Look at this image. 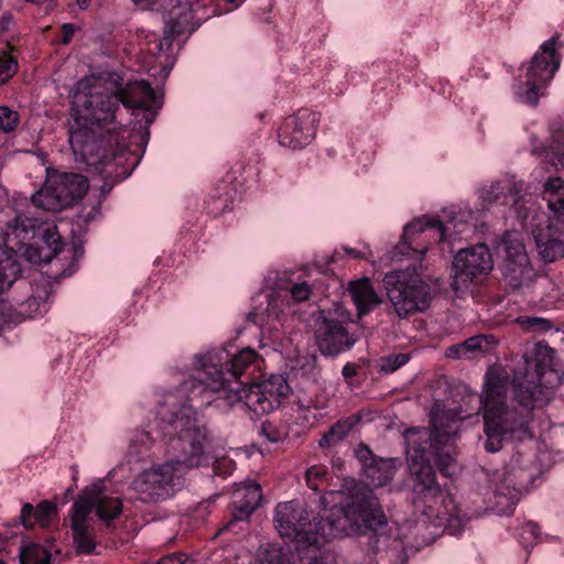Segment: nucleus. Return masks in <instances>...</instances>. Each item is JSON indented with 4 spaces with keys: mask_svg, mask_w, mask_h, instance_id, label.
<instances>
[{
    "mask_svg": "<svg viewBox=\"0 0 564 564\" xmlns=\"http://www.w3.org/2000/svg\"><path fill=\"white\" fill-rule=\"evenodd\" d=\"M263 358L250 347L238 349L235 344L195 355L188 378L177 389L180 400L172 393L159 404L153 426L133 433L127 452V462L118 464L106 477L95 479L79 494H118L108 482L119 484L137 471L133 465L166 458L151 469L138 473L130 488L135 494H155L181 490L184 475L192 468L208 465L212 433L198 408L232 406L243 402L256 415L280 408L290 392L281 375L257 382L263 377Z\"/></svg>",
    "mask_w": 564,
    "mask_h": 564,
    "instance_id": "1",
    "label": "nucleus"
},
{
    "mask_svg": "<svg viewBox=\"0 0 564 564\" xmlns=\"http://www.w3.org/2000/svg\"><path fill=\"white\" fill-rule=\"evenodd\" d=\"M524 182L513 175L482 186L479 198L481 210H444L445 220L416 218L403 228L400 242L393 249V258H421L432 243L460 239L482 225V214L491 208H500L502 217L517 218L522 227H532L536 252L544 263H552L564 257V180L549 177L543 185L542 199L552 213L545 224L534 223L535 203L527 198Z\"/></svg>",
    "mask_w": 564,
    "mask_h": 564,
    "instance_id": "2",
    "label": "nucleus"
},
{
    "mask_svg": "<svg viewBox=\"0 0 564 564\" xmlns=\"http://www.w3.org/2000/svg\"><path fill=\"white\" fill-rule=\"evenodd\" d=\"M555 350L536 343L513 369L512 400L508 403L509 372L500 365L488 368L480 404L484 417V448L497 453L509 442L531 440L533 410L543 406L563 380Z\"/></svg>",
    "mask_w": 564,
    "mask_h": 564,
    "instance_id": "3",
    "label": "nucleus"
},
{
    "mask_svg": "<svg viewBox=\"0 0 564 564\" xmlns=\"http://www.w3.org/2000/svg\"><path fill=\"white\" fill-rule=\"evenodd\" d=\"M161 97L145 80L130 82L115 91L91 87L74 99L69 143L75 155L93 164L108 158L121 160L130 147L128 131L148 133L161 108Z\"/></svg>",
    "mask_w": 564,
    "mask_h": 564,
    "instance_id": "4",
    "label": "nucleus"
},
{
    "mask_svg": "<svg viewBox=\"0 0 564 564\" xmlns=\"http://www.w3.org/2000/svg\"><path fill=\"white\" fill-rule=\"evenodd\" d=\"M321 506L325 516L317 517L310 512L300 499L280 502L275 507L274 522L281 536L293 541L296 550L321 549L327 538L366 534L371 532L370 545L375 552L383 547L392 551L402 550L405 533L398 520L389 524L377 496H344L339 506L327 510L326 496H321Z\"/></svg>",
    "mask_w": 564,
    "mask_h": 564,
    "instance_id": "5",
    "label": "nucleus"
},
{
    "mask_svg": "<svg viewBox=\"0 0 564 564\" xmlns=\"http://www.w3.org/2000/svg\"><path fill=\"white\" fill-rule=\"evenodd\" d=\"M429 427H410L404 431L406 462L412 482V494H442L435 466L444 477H451L456 462V440L460 419L446 411L434 410Z\"/></svg>",
    "mask_w": 564,
    "mask_h": 564,
    "instance_id": "6",
    "label": "nucleus"
},
{
    "mask_svg": "<svg viewBox=\"0 0 564 564\" xmlns=\"http://www.w3.org/2000/svg\"><path fill=\"white\" fill-rule=\"evenodd\" d=\"M414 496L412 506L416 519L409 522L402 532L406 538L412 528H427L430 524L443 529L449 535H459L466 523L486 516H512L519 499L516 496Z\"/></svg>",
    "mask_w": 564,
    "mask_h": 564,
    "instance_id": "7",
    "label": "nucleus"
},
{
    "mask_svg": "<svg viewBox=\"0 0 564 564\" xmlns=\"http://www.w3.org/2000/svg\"><path fill=\"white\" fill-rule=\"evenodd\" d=\"M122 510V502L112 496H79L69 510V528L77 554H91L96 549V520L110 521Z\"/></svg>",
    "mask_w": 564,
    "mask_h": 564,
    "instance_id": "8",
    "label": "nucleus"
},
{
    "mask_svg": "<svg viewBox=\"0 0 564 564\" xmlns=\"http://www.w3.org/2000/svg\"><path fill=\"white\" fill-rule=\"evenodd\" d=\"M501 258L500 285L507 293L527 295L541 278L531 264L523 239L518 231H506L496 246Z\"/></svg>",
    "mask_w": 564,
    "mask_h": 564,
    "instance_id": "9",
    "label": "nucleus"
},
{
    "mask_svg": "<svg viewBox=\"0 0 564 564\" xmlns=\"http://www.w3.org/2000/svg\"><path fill=\"white\" fill-rule=\"evenodd\" d=\"M563 46L560 34L556 33L544 41L534 53L527 67L525 82H521L516 87V96L523 104L538 105L539 98L544 94L543 90L550 85L561 66L562 55L558 50Z\"/></svg>",
    "mask_w": 564,
    "mask_h": 564,
    "instance_id": "10",
    "label": "nucleus"
},
{
    "mask_svg": "<svg viewBox=\"0 0 564 564\" xmlns=\"http://www.w3.org/2000/svg\"><path fill=\"white\" fill-rule=\"evenodd\" d=\"M213 4V14L221 15L239 8L245 0H208ZM170 9L164 13V37L156 45L159 51L163 50V45H171L172 40L184 35L192 34L196 31L202 21V17H197L200 8L206 7L205 0H167Z\"/></svg>",
    "mask_w": 564,
    "mask_h": 564,
    "instance_id": "11",
    "label": "nucleus"
},
{
    "mask_svg": "<svg viewBox=\"0 0 564 564\" xmlns=\"http://www.w3.org/2000/svg\"><path fill=\"white\" fill-rule=\"evenodd\" d=\"M383 285L394 312L401 318L423 312L430 305V285L417 275L415 267L386 273Z\"/></svg>",
    "mask_w": 564,
    "mask_h": 564,
    "instance_id": "12",
    "label": "nucleus"
},
{
    "mask_svg": "<svg viewBox=\"0 0 564 564\" xmlns=\"http://www.w3.org/2000/svg\"><path fill=\"white\" fill-rule=\"evenodd\" d=\"M46 178L37 189V209L61 212L77 204L87 193L88 178L74 172L45 167Z\"/></svg>",
    "mask_w": 564,
    "mask_h": 564,
    "instance_id": "13",
    "label": "nucleus"
},
{
    "mask_svg": "<svg viewBox=\"0 0 564 564\" xmlns=\"http://www.w3.org/2000/svg\"><path fill=\"white\" fill-rule=\"evenodd\" d=\"M130 140V147H122L120 150L122 153L121 160L119 158H108L100 163L85 162L87 165L96 167L98 172L104 174V184L100 188V194L105 198L113 187L115 183L127 180L133 172V170L140 163L148 144V133H138L128 131Z\"/></svg>",
    "mask_w": 564,
    "mask_h": 564,
    "instance_id": "14",
    "label": "nucleus"
},
{
    "mask_svg": "<svg viewBox=\"0 0 564 564\" xmlns=\"http://www.w3.org/2000/svg\"><path fill=\"white\" fill-rule=\"evenodd\" d=\"M494 269L492 254L486 243H477L460 249L453 260L452 288L467 290L473 283L488 275Z\"/></svg>",
    "mask_w": 564,
    "mask_h": 564,
    "instance_id": "15",
    "label": "nucleus"
},
{
    "mask_svg": "<svg viewBox=\"0 0 564 564\" xmlns=\"http://www.w3.org/2000/svg\"><path fill=\"white\" fill-rule=\"evenodd\" d=\"M354 456L360 465V480L369 489V494L389 485L400 465L398 458H384L376 455L364 442L355 447Z\"/></svg>",
    "mask_w": 564,
    "mask_h": 564,
    "instance_id": "16",
    "label": "nucleus"
},
{
    "mask_svg": "<svg viewBox=\"0 0 564 564\" xmlns=\"http://www.w3.org/2000/svg\"><path fill=\"white\" fill-rule=\"evenodd\" d=\"M321 115L307 108L285 117L278 129V140L282 147L301 150L315 138Z\"/></svg>",
    "mask_w": 564,
    "mask_h": 564,
    "instance_id": "17",
    "label": "nucleus"
},
{
    "mask_svg": "<svg viewBox=\"0 0 564 564\" xmlns=\"http://www.w3.org/2000/svg\"><path fill=\"white\" fill-rule=\"evenodd\" d=\"M314 334L316 346L325 357H336L346 352L357 341L356 336L348 332L343 322L325 316L324 312L317 319Z\"/></svg>",
    "mask_w": 564,
    "mask_h": 564,
    "instance_id": "18",
    "label": "nucleus"
},
{
    "mask_svg": "<svg viewBox=\"0 0 564 564\" xmlns=\"http://www.w3.org/2000/svg\"><path fill=\"white\" fill-rule=\"evenodd\" d=\"M267 304L254 307L248 315V321L252 322L260 329V348L270 347L274 351L283 348L284 335L282 324L280 323V312L272 293L264 295Z\"/></svg>",
    "mask_w": 564,
    "mask_h": 564,
    "instance_id": "19",
    "label": "nucleus"
},
{
    "mask_svg": "<svg viewBox=\"0 0 564 564\" xmlns=\"http://www.w3.org/2000/svg\"><path fill=\"white\" fill-rule=\"evenodd\" d=\"M35 219L18 215L9 225L7 242L19 257L32 263L35 257Z\"/></svg>",
    "mask_w": 564,
    "mask_h": 564,
    "instance_id": "20",
    "label": "nucleus"
},
{
    "mask_svg": "<svg viewBox=\"0 0 564 564\" xmlns=\"http://www.w3.org/2000/svg\"><path fill=\"white\" fill-rule=\"evenodd\" d=\"M365 411L360 410L351 415L343 416L333 423L318 440V447L325 453H329L362 422Z\"/></svg>",
    "mask_w": 564,
    "mask_h": 564,
    "instance_id": "21",
    "label": "nucleus"
},
{
    "mask_svg": "<svg viewBox=\"0 0 564 564\" xmlns=\"http://www.w3.org/2000/svg\"><path fill=\"white\" fill-rule=\"evenodd\" d=\"M498 345V339L491 334H481L446 348L445 356L451 359H474L491 352Z\"/></svg>",
    "mask_w": 564,
    "mask_h": 564,
    "instance_id": "22",
    "label": "nucleus"
},
{
    "mask_svg": "<svg viewBox=\"0 0 564 564\" xmlns=\"http://www.w3.org/2000/svg\"><path fill=\"white\" fill-rule=\"evenodd\" d=\"M64 241L55 224L37 216V265L51 263L63 250Z\"/></svg>",
    "mask_w": 564,
    "mask_h": 564,
    "instance_id": "23",
    "label": "nucleus"
},
{
    "mask_svg": "<svg viewBox=\"0 0 564 564\" xmlns=\"http://www.w3.org/2000/svg\"><path fill=\"white\" fill-rule=\"evenodd\" d=\"M348 290L356 305L359 317L369 314L381 303L379 295L376 293L372 283L368 278L350 282Z\"/></svg>",
    "mask_w": 564,
    "mask_h": 564,
    "instance_id": "24",
    "label": "nucleus"
},
{
    "mask_svg": "<svg viewBox=\"0 0 564 564\" xmlns=\"http://www.w3.org/2000/svg\"><path fill=\"white\" fill-rule=\"evenodd\" d=\"M21 275V265L15 257L0 249V294L9 290Z\"/></svg>",
    "mask_w": 564,
    "mask_h": 564,
    "instance_id": "25",
    "label": "nucleus"
},
{
    "mask_svg": "<svg viewBox=\"0 0 564 564\" xmlns=\"http://www.w3.org/2000/svg\"><path fill=\"white\" fill-rule=\"evenodd\" d=\"M330 474L325 465H313L305 473L307 487L319 494H345L343 490H327Z\"/></svg>",
    "mask_w": 564,
    "mask_h": 564,
    "instance_id": "26",
    "label": "nucleus"
},
{
    "mask_svg": "<svg viewBox=\"0 0 564 564\" xmlns=\"http://www.w3.org/2000/svg\"><path fill=\"white\" fill-rule=\"evenodd\" d=\"M253 564H291L290 556L281 546L273 543L261 544Z\"/></svg>",
    "mask_w": 564,
    "mask_h": 564,
    "instance_id": "27",
    "label": "nucleus"
},
{
    "mask_svg": "<svg viewBox=\"0 0 564 564\" xmlns=\"http://www.w3.org/2000/svg\"><path fill=\"white\" fill-rule=\"evenodd\" d=\"M263 496H240L239 500L231 503L232 518L236 521H245L261 505Z\"/></svg>",
    "mask_w": 564,
    "mask_h": 564,
    "instance_id": "28",
    "label": "nucleus"
},
{
    "mask_svg": "<svg viewBox=\"0 0 564 564\" xmlns=\"http://www.w3.org/2000/svg\"><path fill=\"white\" fill-rule=\"evenodd\" d=\"M534 152L538 154L545 152V158L550 159L555 167L561 165L564 169V129L552 135V142L547 149L543 148L540 151L539 148H535Z\"/></svg>",
    "mask_w": 564,
    "mask_h": 564,
    "instance_id": "29",
    "label": "nucleus"
},
{
    "mask_svg": "<svg viewBox=\"0 0 564 564\" xmlns=\"http://www.w3.org/2000/svg\"><path fill=\"white\" fill-rule=\"evenodd\" d=\"M37 281V316L47 313L52 303L54 302L55 288L50 280Z\"/></svg>",
    "mask_w": 564,
    "mask_h": 564,
    "instance_id": "30",
    "label": "nucleus"
},
{
    "mask_svg": "<svg viewBox=\"0 0 564 564\" xmlns=\"http://www.w3.org/2000/svg\"><path fill=\"white\" fill-rule=\"evenodd\" d=\"M411 355L406 352H394L379 359V368L382 373H392L406 365Z\"/></svg>",
    "mask_w": 564,
    "mask_h": 564,
    "instance_id": "31",
    "label": "nucleus"
},
{
    "mask_svg": "<svg viewBox=\"0 0 564 564\" xmlns=\"http://www.w3.org/2000/svg\"><path fill=\"white\" fill-rule=\"evenodd\" d=\"M517 323L527 332H546L552 328V322L538 316H519Z\"/></svg>",
    "mask_w": 564,
    "mask_h": 564,
    "instance_id": "32",
    "label": "nucleus"
},
{
    "mask_svg": "<svg viewBox=\"0 0 564 564\" xmlns=\"http://www.w3.org/2000/svg\"><path fill=\"white\" fill-rule=\"evenodd\" d=\"M519 539L525 549L543 541L538 524L531 521L520 528Z\"/></svg>",
    "mask_w": 564,
    "mask_h": 564,
    "instance_id": "33",
    "label": "nucleus"
},
{
    "mask_svg": "<svg viewBox=\"0 0 564 564\" xmlns=\"http://www.w3.org/2000/svg\"><path fill=\"white\" fill-rule=\"evenodd\" d=\"M18 63L6 51H0V84L9 80L17 72Z\"/></svg>",
    "mask_w": 564,
    "mask_h": 564,
    "instance_id": "34",
    "label": "nucleus"
},
{
    "mask_svg": "<svg viewBox=\"0 0 564 564\" xmlns=\"http://www.w3.org/2000/svg\"><path fill=\"white\" fill-rule=\"evenodd\" d=\"M57 516V508L51 501L37 503V525L48 527L52 520Z\"/></svg>",
    "mask_w": 564,
    "mask_h": 564,
    "instance_id": "35",
    "label": "nucleus"
},
{
    "mask_svg": "<svg viewBox=\"0 0 564 564\" xmlns=\"http://www.w3.org/2000/svg\"><path fill=\"white\" fill-rule=\"evenodd\" d=\"M19 123L17 111L8 107H0V131L9 133L15 130Z\"/></svg>",
    "mask_w": 564,
    "mask_h": 564,
    "instance_id": "36",
    "label": "nucleus"
},
{
    "mask_svg": "<svg viewBox=\"0 0 564 564\" xmlns=\"http://www.w3.org/2000/svg\"><path fill=\"white\" fill-rule=\"evenodd\" d=\"M259 433L270 443H279L284 437L283 432L274 423L268 420L261 423Z\"/></svg>",
    "mask_w": 564,
    "mask_h": 564,
    "instance_id": "37",
    "label": "nucleus"
},
{
    "mask_svg": "<svg viewBox=\"0 0 564 564\" xmlns=\"http://www.w3.org/2000/svg\"><path fill=\"white\" fill-rule=\"evenodd\" d=\"M369 365L367 359L360 358L358 362H347L341 369V376L346 382L351 383L352 378L358 376L362 368Z\"/></svg>",
    "mask_w": 564,
    "mask_h": 564,
    "instance_id": "38",
    "label": "nucleus"
},
{
    "mask_svg": "<svg viewBox=\"0 0 564 564\" xmlns=\"http://www.w3.org/2000/svg\"><path fill=\"white\" fill-rule=\"evenodd\" d=\"M290 300L300 303L308 300L311 288L306 282L294 283L289 289Z\"/></svg>",
    "mask_w": 564,
    "mask_h": 564,
    "instance_id": "39",
    "label": "nucleus"
},
{
    "mask_svg": "<svg viewBox=\"0 0 564 564\" xmlns=\"http://www.w3.org/2000/svg\"><path fill=\"white\" fill-rule=\"evenodd\" d=\"M20 564H35V543L31 542L20 549Z\"/></svg>",
    "mask_w": 564,
    "mask_h": 564,
    "instance_id": "40",
    "label": "nucleus"
},
{
    "mask_svg": "<svg viewBox=\"0 0 564 564\" xmlns=\"http://www.w3.org/2000/svg\"><path fill=\"white\" fill-rule=\"evenodd\" d=\"M344 251L346 254L350 256L354 259H364L368 260L372 257V251L369 246L365 245L362 249H355L349 247H344Z\"/></svg>",
    "mask_w": 564,
    "mask_h": 564,
    "instance_id": "41",
    "label": "nucleus"
},
{
    "mask_svg": "<svg viewBox=\"0 0 564 564\" xmlns=\"http://www.w3.org/2000/svg\"><path fill=\"white\" fill-rule=\"evenodd\" d=\"M36 272H40V275H41V279H37V281H41L42 279H44L43 281L50 280V281L53 282V286L54 288H55V284L59 283L62 278L69 276L73 273L69 268L63 270L59 273L56 271L54 273V275H50L48 273H44L40 269H36Z\"/></svg>",
    "mask_w": 564,
    "mask_h": 564,
    "instance_id": "42",
    "label": "nucleus"
},
{
    "mask_svg": "<svg viewBox=\"0 0 564 564\" xmlns=\"http://www.w3.org/2000/svg\"><path fill=\"white\" fill-rule=\"evenodd\" d=\"M76 30H77V28L75 24L64 23L61 26L59 42L63 44H68L73 40Z\"/></svg>",
    "mask_w": 564,
    "mask_h": 564,
    "instance_id": "43",
    "label": "nucleus"
},
{
    "mask_svg": "<svg viewBox=\"0 0 564 564\" xmlns=\"http://www.w3.org/2000/svg\"><path fill=\"white\" fill-rule=\"evenodd\" d=\"M186 560L185 553H171L160 558L156 564H184Z\"/></svg>",
    "mask_w": 564,
    "mask_h": 564,
    "instance_id": "44",
    "label": "nucleus"
},
{
    "mask_svg": "<svg viewBox=\"0 0 564 564\" xmlns=\"http://www.w3.org/2000/svg\"><path fill=\"white\" fill-rule=\"evenodd\" d=\"M241 491H245V494H262L261 486L256 481L239 484L234 494H240Z\"/></svg>",
    "mask_w": 564,
    "mask_h": 564,
    "instance_id": "45",
    "label": "nucleus"
},
{
    "mask_svg": "<svg viewBox=\"0 0 564 564\" xmlns=\"http://www.w3.org/2000/svg\"><path fill=\"white\" fill-rule=\"evenodd\" d=\"M33 510H34V508L31 503H25L22 507V510L20 513V520H21L22 524L24 525V528H26V529L33 528V523L29 521V517L32 514Z\"/></svg>",
    "mask_w": 564,
    "mask_h": 564,
    "instance_id": "46",
    "label": "nucleus"
},
{
    "mask_svg": "<svg viewBox=\"0 0 564 564\" xmlns=\"http://www.w3.org/2000/svg\"><path fill=\"white\" fill-rule=\"evenodd\" d=\"M310 564H337L333 554L323 553L321 556L314 557Z\"/></svg>",
    "mask_w": 564,
    "mask_h": 564,
    "instance_id": "47",
    "label": "nucleus"
},
{
    "mask_svg": "<svg viewBox=\"0 0 564 564\" xmlns=\"http://www.w3.org/2000/svg\"><path fill=\"white\" fill-rule=\"evenodd\" d=\"M11 24H12V17L3 15L2 19L0 20V33L8 31Z\"/></svg>",
    "mask_w": 564,
    "mask_h": 564,
    "instance_id": "48",
    "label": "nucleus"
},
{
    "mask_svg": "<svg viewBox=\"0 0 564 564\" xmlns=\"http://www.w3.org/2000/svg\"><path fill=\"white\" fill-rule=\"evenodd\" d=\"M40 546L37 545V564H50L51 555L45 550H43L44 556L40 558Z\"/></svg>",
    "mask_w": 564,
    "mask_h": 564,
    "instance_id": "49",
    "label": "nucleus"
},
{
    "mask_svg": "<svg viewBox=\"0 0 564 564\" xmlns=\"http://www.w3.org/2000/svg\"><path fill=\"white\" fill-rule=\"evenodd\" d=\"M76 3L80 10H86L90 4V0H76Z\"/></svg>",
    "mask_w": 564,
    "mask_h": 564,
    "instance_id": "50",
    "label": "nucleus"
},
{
    "mask_svg": "<svg viewBox=\"0 0 564 564\" xmlns=\"http://www.w3.org/2000/svg\"><path fill=\"white\" fill-rule=\"evenodd\" d=\"M138 6H151L155 0H132Z\"/></svg>",
    "mask_w": 564,
    "mask_h": 564,
    "instance_id": "51",
    "label": "nucleus"
},
{
    "mask_svg": "<svg viewBox=\"0 0 564 564\" xmlns=\"http://www.w3.org/2000/svg\"><path fill=\"white\" fill-rule=\"evenodd\" d=\"M37 161H41V163L45 164V153L37 148V154H36Z\"/></svg>",
    "mask_w": 564,
    "mask_h": 564,
    "instance_id": "52",
    "label": "nucleus"
},
{
    "mask_svg": "<svg viewBox=\"0 0 564 564\" xmlns=\"http://www.w3.org/2000/svg\"><path fill=\"white\" fill-rule=\"evenodd\" d=\"M332 462H333V467H335V468H340L343 466V460L340 457H336V458L334 457L332 459Z\"/></svg>",
    "mask_w": 564,
    "mask_h": 564,
    "instance_id": "53",
    "label": "nucleus"
},
{
    "mask_svg": "<svg viewBox=\"0 0 564 564\" xmlns=\"http://www.w3.org/2000/svg\"><path fill=\"white\" fill-rule=\"evenodd\" d=\"M72 469V478H73V481H76L77 480V475H78V470H77V466L73 465L70 467Z\"/></svg>",
    "mask_w": 564,
    "mask_h": 564,
    "instance_id": "54",
    "label": "nucleus"
},
{
    "mask_svg": "<svg viewBox=\"0 0 564 564\" xmlns=\"http://www.w3.org/2000/svg\"><path fill=\"white\" fill-rule=\"evenodd\" d=\"M338 257H339V253L337 251H335L332 256H329L328 264L329 263H335L337 261Z\"/></svg>",
    "mask_w": 564,
    "mask_h": 564,
    "instance_id": "55",
    "label": "nucleus"
},
{
    "mask_svg": "<svg viewBox=\"0 0 564 564\" xmlns=\"http://www.w3.org/2000/svg\"><path fill=\"white\" fill-rule=\"evenodd\" d=\"M63 494H66V495L73 494V488L68 487Z\"/></svg>",
    "mask_w": 564,
    "mask_h": 564,
    "instance_id": "56",
    "label": "nucleus"
},
{
    "mask_svg": "<svg viewBox=\"0 0 564 564\" xmlns=\"http://www.w3.org/2000/svg\"><path fill=\"white\" fill-rule=\"evenodd\" d=\"M30 199H31L32 203H35V193L31 194Z\"/></svg>",
    "mask_w": 564,
    "mask_h": 564,
    "instance_id": "57",
    "label": "nucleus"
},
{
    "mask_svg": "<svg viewBox=\"0 0 564 564\" xmlns=\"http://www.w3.org/2000/svg\"><path fill=\"white\" fill-rule=\"evenodd\" d=\"M141 501H142V502H149V501H150V499H145V498H144V499H141Z\"/></svg>",
    "mask_w": 564,
    "mask_h": 564,
    "instance_id": "58",
    "label": "nucleus"
},
{
    "mask_svg": "<svg viewBox=\"0 0 564 564\" xmlns=\"http://www.w3.org/2000/svg\"><path fill=\"white\" fill-rule=\"evenodd\" d=\"M0 564H7L4 561L0 560Z\"/></svg>",
    "mask_w": 564,
    "mask_h": 564,
    "instance_id": "59",
    "label": "nucleus"
}]
</instances>
